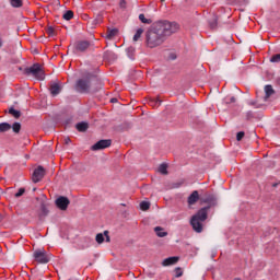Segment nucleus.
Returning a JSON list of instances; mask_svg holds the SVG:
<instances>
[{
  "label": "nucleus",
  "mask_w": 280,
  "mask_h": 280,
  "mask_svg": "<svg viewBox=\"0 0 280 280\" xmlns=\"http://www.w3.org/2000/svg\"><path fill=\"white\" fill-rule=\"evenodd\" d=\"M165 37L159 27L154 24L147 33V45L148 47L154 48L159 45H163Z\"/></svg>",
  "instance_id": "obj_1"
},
{
  "label": "nucleus",
  "mask_w": 280,
  "mask_h": 280,
  "mask_svg": "<svg viewBox=\"0 0 280 280\" xmlns=\"http://www.w3.org/2000/svg\"><path fill=\"white\" fill-rule=\"evenodd\" d=\"M211 208V206L206 207V208H201L195 215H192V218L190 219V224L192 226V230L196 233H202V222H205V220H207L208 215H209V209Z\"/></svg>",
  "instance_id": "obj_2"
},
{
  "label": "nucleus",
  "mask_w": 280,
  "mask_h": 280,
  "mask_svg": "<svg viewBox=\"0 0 280 280\" xmlns=\"http://www.w3.org/2000/svg\"><path fill=\"white\" fill-rule=\"evenodd\" d=\"M155 27H158L164 38L165 36H172V34L178 32V23L176 22H158L155 23Z\"/></svg>",
  "instance_id": "obj_3"
},
{
  "label": "nucleus",
  "mask_w": 280,
  "mask_h": 280,
  "mask_svg": "<svg viewBox=\"0 0 280 280\" xmlns=\"http://www.w3.org/2000/svg\"><path fill=\"white\" fill-rule=\"evenodd\" d=\"M26 75L34 78L35 80H45V70L40 65L35 63L25 70Z\"/></svg>",
  "instance_id": "obj_4"
},
{
  "label": "nucleus",
  "mask_w": 280,
  "mask_h": 280,
  "mask_svg": "<svg viewBox=\"0 0 280 280\" xmlns=\"http://www.w3.org/2000/svg\"><path fill=\"white\" fill-rule=\"evenodd\" d=\"M34 258L38 261V264H48L51 256L47 255L45 249H37L34 252Z\"/></svg>",
  "instance_id": "obj_5"
},
{
  "label": "nucleus",
  "mask_w": 280,
  "mask_h": 280,
  "mask_svg": "<svg viewBox=\"0 0 280 280\" xmlns=\"http://www.w3.org/2000/svg\"><path fill=\"white\" fill-rule=\"evenodd\" d=\"M45 176V168L43 166H38L33 173V183H40Z\"/></svg>",
  "instance_id": "obj_6"
},
{
  "label": "nucleus",
  "mask_w": 280,
  "mask_h": 280,
  "mask_svg": "<svg viewBox=\"0 0 280 280\" xmlns=\"http://www.w3.org/2000/svg\"><path fill=\"white\" fill-rule=\"evenodd\" d=\"M106 148H110V140H100L95 144L92 145V150H106Z\"/></svg>",
  "instance_id": "obj_7"
},
{
  "label": "nucleus",
  "mask_w": 280,
  "mask_h": 280,
  "mask_svg": "<svg viewBox=\"0 0 280 280\" xmlns=\"http://www.w3.org/2000/svg\"><path fill=\"white\" fill-rule=\"evenodd\" d=\"M56 205L58 209H60L61 211H66L67 207H69V199L67 197H59L56 200Z\"/></svg>",
  "instance_id": "obj_8"
},
{
  "label": "nucleus",
  "mask_w": 280,
  "mask_h": 280,
  "mask_svg": "<svg viewBox=\"0 0 280 280\" xmlns=\"http://www.w3.org/2000/svg\"><path fill=\"white\" fill-rule=\"evenodd\" d=\"M178 259H180L178 256H172V257L165 258L162 261V266L164 268H167L170 266H176V264H178Z\"/></svg>",
  "instance_id": "obj_9"
},
{
  "label": "nucleus",
  "mask_w": 280,
  "mask_h": 280,
  "mask_svg": "<svg viewBox=\"0 0 280 280\" xmlns=\"http://www.w3.org/2000/svg\"><path fill=\"white\" fill-rule=\"evenodd\" d=\"M91 84L89 83L88 80H80L78 81L77 88L82 92L86 93L90 89Z\"/></svg>",
  "instance_id": "obj_10"
},
{
  "label": "nucleus",
  "mask_w": 280,
  "mask_h": 280,
  "mask_svg": "<svg viewBox=\"0 0 280 280\" xmlns=\"http://www.w3.org/2000/svg\"><path fill=\"white\" fill-rule=\"evenodd\" d=\"M104 240H106V242H110V236H108V231H105L103 234L98 233L96 235L97 244H104Z\"/></svg>",
  "instance_id": "obj_11"
},
{
  "label": "nucleus",
  "mask_w": 280,
  "mask_h": 280,
  "mask_svg": "<svg viewBox=\"0 0 280 280\" xmlns=\"http://www.w3.org/2000/svg\"><path fill=\"white\" fill-rule=\"evenodd\" d=\"M197 200H200V195L198 194V190H194L192 194L188 197L189 207H192Z\"/></svg>",
  "instance_id": "obj_12"
},
{
  "label": "nucleus",
  "mask_w": 280,
  "mask_h": 280,
  "mask_svg": "<svg viewBox=\"0 0 280 280\" xmlns=\"http://www.w3.org/2000/svg\"><path fill=\"white\" fill-rule=\"evenodd\" d=\"M60 91H62V88L60 86V84L58 83H52L50 85V93L51 95L56 96L60 93Z\"/></svg>",
  "instance_id": "obj_13"
},
{
  "label": "nucleus",
  "mask_w": 280,
  "mask_h": 280,
  "mask_svg": "<svg viewBox=\"0 0 280 280\" xmlns=\"http://www.w3.org/2000/svg\"><path fill=\"white\" fill-rule=\"evenodd\" d=\"M77 51H85V49H89V42H78L75 44Z\"/></svg>",
  "instance_id": "obj_14"
},
{
  "label": "nucleus",
  "mask_w": 280,
  "mask_h": 280,
  "mask_svg": "<svg viewBox=\"0 0 280 280\" xmlns=\"http://www.w3.org/2000/svg\"><path fill=\"white\" fill-rule=\"evenodd\" d=\"M155 234L158 235V237H167V231H165V229L161 228V226H156L154 228Z\"/></svg>",
  "instance_id": "obj_15"
},
{
  "label": "nucleus",
  "mask_w": 280,
  "mask_h": 280,
  "mask_svg": "<svg viewBox=\"0 0 280 280\" xmlns=\"http://www.w3.org/2000/svg\"><path fill=\"white\" fill-rule=\"evenodd\" d=\"M77 130H79V132H85V130H89V124L86 122H79L75 126Z\"/></svg>",
  "instance_id": "obj_16"
},
{
  "label": "nucleus",
  "mask_w": 280,
  "mask_h": 280,
  "mask_svg": "<svg viewBox=\"0 0 280 280\" xmlns=\"http://www.w3.org/2000/svg\"><path fill=\"white\" fill-rule=\"evenodd\" d=\"M115 36H117V28L108 30L105 38L110 40L112 38H115Z\"/></svg>",
  "instance_id": "obj_17"
},
{
  "label": "nucleus",
  "mask_w": 280,
  "mask_h": 280,
  "mask_svg": "<svg viewBox=\"0 0 280 280\" xmlns=\"http://www.w3.org/2000/svg\"><path fill=\"white\" fill-rule=\"evenodd\" d=\"M12 129V125L8 122L0 124V132H8V130Z\"/></svg>",
  "instance_id": "obj_18"
},
{
  "label": "nucleus",
  "mask_w": 280,
  "mask_h": 280,
  "mask_svg": "<svg viewBox=\"0 0 280 280\" xmlns=\"http://www.w3.org/2000/svg\"><path fill=\"white\" fill-rule=\"evenodd\" d=\"M265 93H266L265 100H268V97H270V95H272V93H275V90H272L271 85H266Z\"/></svg>",
  "instance_id": "obj_19"
},
{
  "label": "nucleus",
  "mask_w": 280,
  "mask_h": 280,
  "mask_svg": "<svg viewBox=\"0 0 280 280\" xmlns=\"http://www.w3.org/2000/svg\"><path fill=\"white\" fill-rule=\"evenodd\" d=\"M12 8H21L23 5V0H9Z\"/></svg>",
  "instance_id": "obj_20"
},
{
  "label": "nucleus",
  "mask_w": 280,
  "mask_h": 280,
  "mask_svg": "<svg viewBox=\"0 0 280 280\" xmlns=\"http://www.w3.org/2000/svg\"><path fill=\"white\" fill-rule=\"evenodd\" d=\"M202 202H207L208 205H210V207H213V205H215V197L210 196L208 198L202 199Z\"/></svg>",
  "instance_id": "obj_21"
},
{
  "label": "nucleus",
  "mask_w": 280,
  "mask_h": 280,
  "mask_svg": "<svg viewBox=\"0 0 280 280\" xmlns=\"http://www.w3.org/2000/svg\"><path fill=\"white\" fill-rule=\"evenodd\" d=\"M139 21H141V23H144L147 25H150V23H152V20L151 19H147L143 13L139 15Z\"/></svg>",
  "instance_id": "obj_22"
},
{
  "label": "nucleus",
  "mask_w": 280,
  "mask_h": 280,
  "mask_svg": "<svg viewBox=\"0 0 280 280\" xmlns=\"http://www.w3.org/2000/svg\"><path fill=\"white\" fill-rule=\"evenodd\" d=\"M141 34H143V28H138L136 34L133 35V42L137 43L141 38Z\"/></svg>",
  "instance_id": "obj_23"
},
{
  "label": "nucleus",
  "mask_w": 280,
  "mask_h": 280,
  "mask_svg": "<svg viewBox=\"0 0 280 280\" xmlns=\"http://www.w3.org/2000/svg\"><path fill=\"white\" fill-rule=\"evenodd\" d=\"M140 209H141V211H148L150 209V202L141 201L140 202Z\"/></svg>",
  "instance_id": "obj_24"
},
{
  "label": "nucleus",
  "mask_w": 280,
  "mask_h": 280,
  "mask_svg": "<svg viewBox=\"0 0 280 280\" xmlns=\"http://www.w3.org/2000/svg\"><path fill=\"white\" fill-rule=\"evenodd\" d=\"M10 115H12L13 117H15V119H19V117H21V112L14 109V108H10L9 109Z\"/></svg>",
  "instance_id": "obj_25"
},
{
  "label": "nucleus",
  "mask_w": 280,
  "mask_h": 280,
  "mask_svg": "<svg viewBox=\"0 0 280 280\" xmlns=\"http://www.w3.org/2000/svg\"><path fill=\"white\" fill-rule=\"evenodd\" d=\"M158 172H160V174H167V164H161L158 168Z\"/></svg>",
  "instance_id": "obj_26"
},
{
  "label": "nucleus",
  "mask_w": 280,
  "mask_h": 280,
  "mask_svg": "<svg viewBox=\"0 0 280 280\" xmlns=\"http://www.w3.org/2000/svg\"><path fill=\"white\" fill-rule=\"evenodd\" d=\"M63 19H65V21H71V19H73V11H67L63 14Z\"/></svg>",
  "instance_id": "obj_27"
},
{
  "label": "nucleus",
  "mask_w": 280,
  "mask_h": 280,
  "mask_svg": "<svg viewBox=\"0 0 280 280\" xmlns=\"http://www.w3.org/2000/svg\"><path fill=\"white\" fill-rule=\"evenodd\" d=\"M12 130H13V132H20L21 131V124H19V122L13 124Z\"/></svg>",
  "instance_id": "obj_28"
},
{
  "label": "nucleus",
  "mask_w": 280,
  "mask_h": 280,
  "mask_svg": "<svg viewBox=\"0 0 280 280\" xmlns=\"http://www.w3.org/2000/svg\"><path fill=\"white\" fill-rule=\"evenodd\" d=\"M47 34H48V36H56V30H54L52 26H49L47 28Z\"/></svg>",
  "instance_id": "obj_29"
},
{
  "label": "nucleus",
  "mask_w": 280,
  "mask_h": 280,
  "mask_svg": "<svg viewBox=\"0 0 280 280\" xmlns=\"http://www.w3.org/2000/svg\"><path fill=\"white\" fill-rule=\"evenodd\" d=\"M128 3L126 2V0H120L119 1V8H121V10H126Z\"/></svg>",
  "instance_id": "obj_30"
},
{
  "label": "nucleus",
  "mask_w": 280,
  "mask_h": 280,
  "mask_svg": "<svg viewBox=\"0 0 280 280\" xmlns=\"http://www.w3.org/2000/svg\"><path fill=\"white\" fill-rule=\"evenodd\" d=\"M25 194V188H20L19 191L15 194V198H21Z\"/></svg>",
  "instance_id": "obj_31"
},
{
  "label": "nucleus",
  "mask_w": 280,
  "mask_h": 280,
  "mask_svg": "<svg viewBox=\"0 0 280 280\" xmlns=\"http://www.w3.org/2000/svg\"><path fill=\"white\" fill-rule=\"evenodd\" d=\"M271 62H280V55H275L271 59Z\"/></svg>",
  "instance_id": "obj_32"
},
{
  "label": "nucleus",
  "mask_w": 280,
  "mask_h": 280,
  "mask_svg": "<svg viewBox=\"0 0 280 280\" xmlns=\"http://www.w3.org/2000/svg\"><path fill=\"white\" fill-rule=\"evenodd\" d=\"M236 139L237 141H242V139H244V131H241L236 135Z\"/></svg>",
  "instance_id": "obj_33"
},
{
  "label": "nucleus",
  "mask_w": 280,
  "mask_h": 280,
  "mask_svg": "<svg viewBox=\"0 0 280 280\" xmlns=\"http://www.w3.org/2000/svg\"><path fill=\"white\" fill-rule=\"evenodd\" d=\"M127 54H128V56H129V58H130V55H131V54H135V48H133V47L127 48Z\"/></svg>",
  "instance_id": "obj_34"
},
{
  "label": "nucleus",
  "mask_w": 280,
  "mask_h": 280,
  "mask_svg": "<svg viewBox=\"0 0 280 280\" xmlns=\"http://www.w3.org/2000/svg\"><path fill=\"white\" fill-rule=\"evenodd\" d=\"M175 277H183V270L176 269L175 270Z\"/></svg>",
  "instance_id": "obj_35"
},
{
  "label": "nucleus",
  "mask_w": 280,
  "mask_h": 280,
  "mask_svg": "<svg viewBox=\"0 0 280 280\" xmlns=\"http://www.w3.org/2000/svg\"><path fill=\"white\" fill-rule=\"evenodd\" d=\"M160 103H161V101H159V100H156L155 103H154V101H151V106H155L156 104H160Z\"/></svg>",
  "instance_id": "obj_36"
},
{
  "label": "nucleus",
  "mask_w": 280,
  "mask_h": 280,
  "mask_svg": "<svg viewBox=\"0 0 280 280\" xmlns=\"http://www.w3.org/2000/svg\"><path fill=\"white\" fill-rule=\"evenodd\" d=\"M65 143H66L67 145H69V143H71V139H70V138H65Z\"/></svg>",
  "instance_id": "obj_37"
},
{
  "label": "nucleus",
  "mask_w": 280,
  "mask_h": 280,
  "mask_svg": "<svg viewBox=\"0 0 280 280\" xmlns=\"http://www.w3.org/2000/svg\"><path fill=\"white\" fill-rule=\"evenodd\" d=\"M0 47H3V39L0 36Z\"/></svg>",
  "instance_id": "obj_38"
},
{
  "label": "nucleus",
  "mask_w": 280,
  "mask_h": 280,
  "mask_svg": "<svg viewBox=\"0 0 280 280\" xmlns=\"http://www.w3.org/2000/svg\"><path fill=\"white\" fill-rule=\"evenodd\" d=\"M231 102H235V97H232V98H231Z\"/></svg>",
  "instance_id": "obj_39"
},
{
  "label": "nucleus",
  "mask_w": 280,
  "mask_h": 280,
  "mask_svg": "<svg viewBox=\"0 0 280 280\" xmlns=\"http://www.w3.org/2000/svg\"><path fill=\"white\" fill-rule=\"evenodd\" d=\"M112 102H115V100H112Z\"/></svg>",
  "instance_id": "obj_40"
},
{
  "label": "nucleus",
  "mask_w": 280,
  "mask_h": 280,
  "mask_svg": "<svg viewBox=\"0 0 280 280\" xmlns=\"http://www.w3.org/2000/svg\"><path fill=\"white\" fill-rule=\"evenodd\" d=\"M112 102H115V100H112Z\"/></svg>",
  "instance_id": "obj_41"
},
{
  "label": "nucleus",
  "mask_w": 280,
  "mask_h": 280,
  "mask_svg": "<svg viewBox=\"0 0 280 280\" xmlns=\"http://www.w3.org/2000/svg\"><path fill=\"white\" fill-rule=\"evenodd\" d=\"M162 2L165 1V0H161Z\"/></svg>",
  "instance_id": "obj_42"
}]
</instances>
